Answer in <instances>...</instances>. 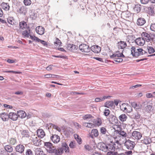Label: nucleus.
Masks as SVG:
<instances>
[{"label":"nucleus","mask_w":155,"mask_h":155,"mask_svg":"<svg viewBox=\"0 0 155 155\" xmlns=\"http://www.w3.org/2000/svg\"><path fill=\"white\" fill-rule=\"evenodd\" d=\"M5 149L6 151L8 152H11L13 150L12 147L10 145H6L5 147Z\"/></svg>","instance_id":"29"},{"label":"nucleus","mask_w":155,"mask_h":155,"mask_svg":"<svg viewBox=\"0 0 155 155\" xmlns=\"http://www.w3.org/2000/svg\"><path fill=\"white\" fill-rule=\"evenodd\" d=\"M15 94H16L17 95H22L23 94V92L22 91H18L16 92H15L14 93Z\"/></svg>","instance_id":"54"},{"label":"nucleus","mask_w":155,"mask_h":155,"mask_svg":"<svg viewBox=\"0 0 155 155\" xmlns=\"http://www.w3.org/2000/svg\"><path fill=\"white\" fill-rule=\"evenodd\" d=\"M14 114V113H10L8 116V117L10 118L12 120V118L13 117V115Z\"/></svg>","instance_id":"61"},{"label":"nucleus","mask_w":155,"mask_h":155,"mask_svg":"<svg viewBox=\"0 0 155 155\" xmlns=\"http://www.w3.org/2000/svg\"><path fill=\"white\" fill-rule=\"evenodd\" d=\"M27 8L25 6H22L17 10V12L20 14L25 15L27 12Z\"/></svg>","instance_id":"17"},{"label":"nucleus","mask_w":155,"mask_h":155,"mask_svg":"<svg viewBox=\"0 0 155 155\" xmlns=\"http://www.w3.org/2000/svg\"><path fill=\"white\" fill-rule=\"evenodd\" d=\"M56 41L54 42L55 45L56 46H60L62 43L58 38H56Z\"/></svg>","instance_id":"38"},{"label":"nucleus","mask_w":155,"mask_h":155,"mask_svg":"<svg viewBox=\"0 0 155 155\" xmlns=\"http://www.w3.org/2000/svg\"><path fill=\"white\" fill-rule=\"evenodd\" d=\"M21 134L23 137H29V132L27 130H24L21 132Z\"/></svg>","instance_id":"30"},{"label":"nucleus","mask_w":155,"mask_h":155,"mask_svg":"<svg viewBox=\"0 0 155 155\" xmlns=\"http://www.w3.org/2000/svg\"><path fill=\"white\" fill-rule=\"evenodd\" d=\"M19 25L20 29L23 30L25 29H27L28 30L29 29V27L27 26L26 22L24 21H22L20 22H19Z\"/></svg>","instance_id":"15"},{"label":"nucleus","mask_w":155,"mask_h":155,"mask_svg":"<svg viewBox=\"0 0 155 155\" xmlns=\"http://www.w3.org/2000/svg\"><path fill=\"white\" fill-rule=\"evenodd\" d=\"M147 48L148 50V53L150 54L153 53L154 52H155V50L152 47L148 46Z\"/></svg>","instance_id":"34"},{"label":"nucleus","mask_w":155,"mask_h":155,"mask_svg":"<svg viewBox=\"0 0 155 155\" xmlns=\"http://www.w3.org/2000/svg\"><path fill=\"white\" fill-rule=\"evenodd\" d=\"M150 33L149 34L146 32H143L141 34V36L143 38L145 41H146L147 42L150 41Z\"/></svg>","instance_id":"14"},{"label":"nucleus","mask_w":155,"mask_h":155,"mask_svg":"<svg viewBox=\"0 0 155 155\" xmlns=\"http://www.w3.org/2000/svg\"><path fill=\"white\" fill-rule=\"evenodd\" d=\"M110 111L107 108L105 109L104 112V114L105 116H108L110 114Z\"/></svg>","instance_id":"39"},{"label":"nucleus","mask_w":155,"mask_h":155,"mask_svg":"<svg viewBox=\"0 0 155 155\" xmlns=\"http://www.w3.org/2000/svg\"><path fill=\"white\" fill-rule=\"evenodd\" d=\"M115 151L111 150L110 151H108L107 153V155H114L117 153L116 152H114Z\"/></svg>","instance_id":"47"},{"label":"nucleus","mask_w":155,"mask_h":155,"mask_svg":"<svg viewBox=\"0 0 155 155\" xmlns=\"http://www.w3.org/2000/svg\"><path fill=\"white\" fill-rule=\"evenodd\" d=\"M127 118V116L124 114H121L119 117V119L122 122H124L126 121Z\"/></svg>","instance_id":"28"},{"label":"nucleus","mask_w":155,"mask_h":155,"mask_svg":"<svg viewBox=\"0 0 155 155\" xmlns=\"http://www.w3.org/2000/svg\"><path fill=\"white\" fill-rule=\"evenodd\" d=\"M137 50L138 51H136V52H135V54H134V57H137L143 54V50L142 49H137Z\"/></svg>","instance_id":"23"},{"label":"nucleus","mask_w":155,"mask_h":155,"mask_svg":"<svg viewBox=\"0 0 155 155\" xmlns=\"http://www.w3.org/2000/svg\"><path fill=\"white\" fill-rule=\"evenodd\" d=\"M140 1L141 4H146L148 2L149 0H140Z\"/></svg>","instance_id":"56"},{"label":"nucleus","mask_w":155,"mask_h":155,"mask_svg":"<svg viewBox=\"0 0 155 155\" xmlns=\"http://www.w3.org/2000/svg\"><path fill=\"white\" fill-rule=\"evenodd\" d=\"M104 101V98H102V97H97L95 99V101L96 102H100Z\"/></svg>","instance_id":"51"},{"label":"nucleus","mask_w":155,"mask_h":155,"mask_svg":"<svg viewBox=\"0 0 155 155\" xmlns=\"http://www.w3.org/2000/svg\"><path fill=\"white\" fill-rule=\"evenodd\" d=\"M17 114L18 117L23 118L26 116V114L25 112L23 110H19L17 112Z\"/></svg>","instance_id":"20"},{"label":"nucleus","mask_w":155,"mask_h":155,"mask_svg":"<svg viewBox=\"0 0 155 155\" xmlns=\"http://www.w3.org/2000/svg\"><path fill=\"white\" fill-rule=\"evenodd\" d=\"M69 146L71 148H74L75 147V145H74L73 142V141H71V142Z\"/></svg>","instance_id":"64"},{"label":"nucleus","mask_w":155,"mask_h":155,"mask_svg":"<svg viewBox=\"0 0 155 155\" xmlns=\"http://www.w3.org/2000/svg\"><path fill=\"white\" fill-rule=\"evenodd\" d=\"M141 86V85L140 84H137L135 85L131 86L130 87V89H134L135 88L138 87H140Z\"/></svg>","instance_id":"57"},{"label":"nucleus","mask_w":155,"mask_h":155,"mask_svg":"<svg viewBox=\"0 0 155 155\" xmlns=\"http://www.w3.org/2000/svg\"><path fill=\"white\" fill-rule=\"evenodd\" d=\"M61 147L64 150L66 153L69 152V147L65 142H64L62 143Z\"/></svg>","instance_id":"19"},{"label":"nucleus","mask_w":155,"mask_h":155,"mask_svg":"<svg viewBox=\"0 0 155 155\" xmlns=\"http://www.w3.org/2000/svg\"><path fill=\"white\" fill-rule=\"evenodd\" d=\"M26 154V155H33V153L30 149L28 150Z\"/></svg>","instance_id":"50"},{"label":"nucleus","mask_w":155,"mask_h":155,"mask_svg":"<svg viewBox=\"0 0 155 155\" xmlns=\"http://www.w3.org/2000/svg\"><path fill=\"white\" fill-rule=\"evenodd\" d=\"M92 134L94 135V137H97L98 135V132L96 129H93L91 132Z\"/></svg>","instance_id":"31"},{"label":"nucleus","mask_w":155,"mask_h":155,"mask_svg":"<svg viewBox=\"0 0 155 155\" xmlns=\"http://www.w3.org/2000/svg\"><path fill=\"white\" fill-rule=\"evenodd\" d=\"M117 44V46L119 49H123L127 46L126 42L122 41L118 42Z\"/></svg>","instance_id":"18"},{"label":"nucleus","mask_w":155,"mask_h":155,"mask_svg":"<svg viewBox=\"0 0 155 155\" xmlns=\"http://www.w3.org/2000/svg\"><path fill=\"white\" fill-rule=\"evenodd\" d=\"M83 125L86 127L91 128L92 127H93L94 124L91 123H83Z\"/></svg>","instance_id":"36"},{"label":"nucleus","mask_w":155,"mask_h":155,"mask_svg":"<svg viewBox=\"0 0 155 155\" xmlns=\"http://www.w3.org/2000/svg\"><path fill=\"white\" fill-rule=\"evenodd\" d=\"M45 28L44 27L41 26H38L35 28L36 32L39 35H43L45 32Z\"/></svg>","instance_id":"8"},{"label":"nucleus","mask_w":155,"mask_h":155,"mask_svg":"<svg viewBox=\"0 0 155 155\" xmlns=\"http://www.w3.org/2000/svg\"><path fill=\"white\" fill-rule=\"evenodd\" d=\"M18 115L17 114H16L15 113H14V114L13 115V117L12 118V120L15 121L18 118Z\"/></svg>","instance_id":"48"},{"label":"nucleus","mask_w":155,"mask_h":155,"mask_svg":"<svg viewBox=\"0 0 155 155\" xmlns=\"http://www.w3.org/2000/svg\"><path fill=\"white\" fill-rule=\"evenodd\" d=\"M54 153H55V155H61V153L58 150H56V149L54 150Z\"/></svg>","instance_id":"58"},{"label":"nucleus","mask_w":155,"mask_h":155,"mask_svg":"<svg viewBox=\"0 0 155 155\" xmlns=\"http://www.w3.org/2000/svg\"><path fill=\"white\" fill-rule=\"evenodd\" d=\"M15 149L17 152L22 153L24 151L25 147L22 145L19 144L16 147Z\"/></svg>","instance_id":"16"},{"label":"nucleus","mask_w":155,"mask_h":155,"mask_svg":"<svg viewBox=\"0 0 155 155\" xmlns=\"http://www.w3.org/2000/svg\"><path fill=\"white\" fill-rule=\"evenodd\" d=\"M40 42L44 46H47L48 45L47 43L44 40H41Z\"/></svg>","instance_id":"52"},{"label":"nucleus","mask_w":155,"mask_h":155,"mask_svg":"<svg viewBox=\"0 0 155 155\" xmlns=\"http://www.w3.org/2000/svg\"><path fill=\"white\" fill-rule=\"evenodd\" d=\"M53 128L57 130L59 132H60L61 131V128H60L59 127H58L56 125L54 124Z\"/></svg>","instance_id":"55"},{"label":"nucleus","mask_w":155,"mask_h":155,"mask_svg":"<svg viewBox=\"0 0 155 155\" xmlns=\"http://www.w3.org/2000/svg\"><path fill=\"white\" fill-rule=\"evenodd\" d=\"M150 41L155 42V34L150 33Z\"/></svg>","instance_id":"32"},{"label":"nucleus","mask_w":155,"mask_h":155,"mask_svg":"<svg viewBox=\"0 0 155 155\" xmlns=\"http://www.w3.org/2000/svg\"><path fill=\"white\" fill-rule=\"evenodd\" d=\"M126 103L123 104L122 106L120 107L121 109L125 112H131V111L132 110V108H131V111L129 110L128 111L126 106Z\"/></svg>","instance_id":"27"},{"label":"nucleus","mask_w":155,"mask_h":155,"mask_svg":"<svg viewBox=\"0 0 155 155\" xmlns=\"http://www.w3.org/2000/svg\"><path fill=\"white\" fill-rule=\"evenodd\" d=\"M38 134L39 135V136H40L41 138H43L45 135V133L44 130L42 129H40L37 130Z\"/></svg>","instance_id":"26"},{"label":"nucleus","mask_w":155,"mask_h":155,"mask_svg":"<svg viewBox=\"0 0 155 155\" xmlns=\"http://www.w3.org/2000/svg\"><path fill=\"white\" fill-rule=\"evenodd\" d=\"M90 48L92 51L95 53H98L101 51V48L98 45H93Z\"/></svg>","instance_id":"13"},{"label":"nucleus","mask_w":155,"mask_h":155,"mask_svg":"<svg viewBox=\"0 0 155 155\" xmlns=\"http://www.w3.org/2000/svg\"><path fill=\"white\" fill-rule=\"evenodd\" d=\"M117 130H115L116 133L118 134L119 135H121L124 137H126L127 136V133L125 131L123 130L121 127L120 125H118L116 126Z\"/></svg>","instance_id":"2"},{"label":"nucleus","mask_w":155,"mask_h":155,"mask_svg":"<svg viewBox=\"0 0 155 155\" xmlns=\"http://www.w3.org/2000/svg\"><path fill=\"white\" fill-rule=\"evenodd\" d=\"M146 22L145 19L143 18H139L137 20V24L138 25L141 26L143 25Z\"/></svg>","instance_id":"10"},{"label":"nucleus","mask_w":155,"mask_h":155,"mask_svg":"<svg viewBox=\"0 0 155 155\" xmlns=\"http://www.w3.org/2000/svg\"><path fill=\"white\" fill-rule=\"evenodd\" d=\"M126 13H127V12H126ZM123 15L125 18H129L130 14L129 13L127 14L126 13L124 12L123 13Z\"/></svg>","instance_id":"60"},{"label":"nucleus","mask_w":155,"mask_h":155,"mask_svg":"<svg viewBox=\"0 0 155 155\" xmlns=\"http://www.w3.org/2000/svg\"><path fill=\"white\" fill-rule=\"evenodd\" d=\"M151 142V139L150 138L145 139L143 140H142V142L146 144H149Z\"/></svg>","instance_id":"35"},{"label":"nucleus","mask_w":155,"mask_h":155,"mask_svg":"<svg viewBox=\"0 0 155 155\" xmlns=\"http://www.w3.org/2000/svg\"><path fill=\"white\" fill-rule=\"evenodd\" d=\"M80 50L83 52L88 53L90 51V48L88 45L84 44L80 45L79 47Z\"/></svg>","instance_id":"4"},{"label":"nucleus","mask_w":155,"mask_h":155,"mask_svg":"<svg viewBox=\"0 0 155 155\" xmlns=\"http://www.w3.org/2000/svg\"><path fill=\"white\" fill-rule=\"evenodd\" d=\"M98 148L104 152H107L106 144L102 142L99 143L98 146Z\"/></svg>","instance_id":"12"},{"label":"nucleus","mask_w":155,"mask_h":155,"mask_svg":"<svg viewBox=\"0 0 155 155\" xmlns=\"http://www.w3.org/2000/svg\"><path fill=\"white\" fill-rule=\"evenodd\" d=\"M114 105V102L113 101H108L104 104V106L107 108L112 107Z\"/></svg>","instance_id":"25"},{"label":"nucleus","mask_w":155,"mask_h":155,"mask_svg":"<svg viewBox=\"0 0 155 155\" xmlns=\"http://www.w3.org/2000/svg\"><path fill=\"white\" fill-rule=\"evenodd\" d=\"M145 110L148 112L151 111L152 110V106L151 105H147L145 107Z\"/></svg>","instance_id":"33"},{"label":"nucleus","mask_w":155,"mask_h":155,"mask_svg":"<svg viewBox=\"0 0 155 155\" xmlns=\"http://www.w3.org/2000/svg\"><path fill=\"white\" fill-rule=\"evenodd\" d=\"M71 47V51L72 52H74L78 48L77 46L73 44H72Z\"/></svg>","instance_id":"42"},{"label":"nucleus","mask_w":155,"mask_h":155,"mask_svg":"<svg viewBox=\"0 0 155 155\" xmlns=\"http://www.w3.org/2000/svg\"><path fill=\"white\" fill-rule=\"evenodd\" d=\"M1 5L2 8L5 11H8L9 10L10 6L8 3L3 2L1 4Z\"/></svg>","instance_id":"22"},{"label":"nucleus","mask_w":155,"mask_h":155,"mask_svg":"<svg viewBox=\"0 0 155 155\" xmlns=\"http://www.w3.org/2000/svg\"><path fill=\"white\" fill-rule=\"evenodd\" d=\"M23 2L25 5H29L31 3V0H24Z\"/></svg>","instance_id":"41"},{"label":"nucleus","mask_w":155,"mask_h":155,"mask_svg":"<svg viewBox=\"0 0 155 155\" xmlns=\"http://www.w3.org/2000/svg\"><path fill=\"white\" fill-rule=\"evenodd\" d=\"M143 38H139L135 40V42L138 45L143 46L145 43V41Z\"/></svg>","instance_id":"9"},{"label":"nucleus","mask_w":155,"mask_h":155,"mask_svg":"<svg viewBox=\"0 0 155 155\" xmlns=\"http://www.w3.org/2000/svg\"><path fill=\"white\" fill-rule=\"evenodd\" d=\"M71 45L72 44H68L67 46V49L71 51Z\"/></svg>","instance_id":"63"},{"label":"nucleus","mask_w":155,"mask_h":155,"mask_svg":"<svg viewBox=\"0 0 155 155\" xmlns=\"http://www.w3.org/2000/svg\"><path fill=\"white\" fill-rule=\"evenodd\" d=\"M100 131L103 134H105L106 133L107 130L104 127H102L100 129Z\"/></svg>","instance_id":"44"},{"label":"nucleus","mask_w":155,"mask_h":155,"mask_svg":"<svg viewBox=\"0 0 155 155\" xmlns=\"http://www.w3.org/2000/svg\"><path fill=\"white\" fill-rule=\"evenodd\" d=\"M110 123L112 124H114L118 123V120L116 117L113 115L110 114L107 118Z\"/></svg>","instance_id":"6"},{"label":"nucleus","mask_w":155,"mask_h":155,"mask_svg":"<svg viewBox=\"0 0 155 155\" xmlns=\"http://www.w3.org/2000/svg\"><path fill=\"white\" fill-rule=\"evenodd\" d=\"M131 54L132 55L133 57H134V54H135V52H136L137 51H136V48L134 47H132L131 48Z\"/></svg>","instance_id":"45"},{"label":"nucleus","mask_w":155,"mask_h":155,"mask_svg":"<svg viewBox=\"0 0 155 155\" xmlns=\"http://www.w3.org/2000/svg\"><path fill=\"white\" fill-rule=\"evenodd\" d=\"M141 5L139 4H136L135 5L134 7V11L137 13L140 12L141 9Z\"/></svg>","instance_id":"21"},{"label":"nucleus","mask_w":155,"mask_h":155,"mask_svg":"<svg viewBox=\"0 0 155 155\" xmlns=\"http://www.w3.org/2000/svg\"><path fill=\"white\" fill-rule=\"evenodd\" d=\"M150 30L154 31H155V23H152L150 26Z\"/></svg>","instance_id":"43"},{"label":"nucleus","mask_w":155,"mask_h":155,"mask_svg":"<svg viewBox=\"0 0 155 155\" xmlns=\"http://www.w3.org/2000/svg\"><path fill=\"white\" fill-rule=\"evenodd\" d=\"M23 35L25 37L28 38L29 36V34L28 32V31L27 30H25L23 31Z\"/></svg>","instance_id":"49"},{"label":"nucleus","mask_w":155,"mask_h":155,"mask_svg":"<svg viewBox=\"0 0 155 155\" xmlns=\"http://www.w3.org/2000/svg\"><path fill=\"white\" fill-rule=\"evenodd\" d=\"M116 60H114V61L119 63L122 62L123 61V59L120 58H115Z\"/></svg>","instance_id":"53"},{"label":"nucleus","mask_w":155,"mask_h":155,"mask_svg":"<svg viewBox=\"0 0 155 155\" xmlns=\"http://www.w3.org/2000/svg\"><path fill=\"white\" fill-rule=\"evenodd\" d=\"M135 145L134 142L129 140H126L124 143V146L128 150H133L134 148Z\"/></svg>","instance_id":"3"},{"label":"nucleus","mask_w":155,"mask_h":155,"mask_svg":"<svg viewBox=\"0 0 155 155\" xmlns=\"http://www.w3.org/2000/svg\"><path fill=\"white\" fill-rule=\"evenodd\" d=\"M93 117L91 114H86L83 117V119L84 120H86Z\"/></svg>","instance_id":"40"},{"label":"nucleus","mask_w":155,"mask_h":155,"mask_svg":"<svg viewBox=\"0 0 155 155\" xmlns=\"http://www.w3.org/2000/svg\"><path fill=\"white\" fill-rule=\"evenodd\" d=\"M140 115L138 113H136L135 114L134 118V119H138L140 118Z\"/></svg>","instance_id":"59"},{"label":"nucleus","mask_w":155,"mask_h":155,"mask_svg":"<svg viewBox=\"0 0 155 155\" xmlns=\"http://www.w3.org/2000/svg\"><path fill=\"white\" fill-rule=\"evenodd\" d=\"M146 96L147 98H150L152 97L153 96L151 93H148L146 94Z\"/></svg>","instance_id":"62"},{"label":"nucleus","mask_w":155,"mask_h":155,"mask_svg":"<svg viewBox=\"0 0 155 155\" xmlns=\"http://www.w3.org/2000/svg\"><path fill=\"white\" fill-rule=\"evenodd\" d=\"M51 140L54 143H57L59 142L60 138L59 136L56 134L52 135L51 137Z\"/></svg>","instance_id":"11"},{"label":"nucleus","mask_w":155,"mask_h":155,"mask_svg":"<svg viewBox=\"0 0 155 155\" xmlns=\"http://www.w3.org/2000/svg\"><path fill=\"white\" fill-rule=\"evenodd\" d=\"M123 50L122 51L121 53H119L118 54H117V57L118 58H120V57H123V58H125V56L123 54Z\"/></svg>","instance_id":"46"},{"label":"nucleus","mask_w":155,"mask_h":155,"mask_svg":"<svg viewBox=\"0 0 155 155\" xmlns=\"http://www.w3.org/2000/svg\"><path fill=\"white\" fill-rule=\"evenodd\" d=\"M0 117L4 121H6L8 120V115L6 113H1L0 114Z\"/></svg>","instance_id":"24"},{"label":"nucleus","mask_w":155,"mask_h":155,"mask_svg":"<svg viewBox=\"0 0 155 155\" xmlns=\"http://www.w3.org/2000/svg\"><path fill=\"white\" fill-rule=\"evenodd\" d=\"M44 146L48 152L50 153H54L55 148L52 145L51 143L50 142H45Z\"/></svg>","instance_id":"1"},{"label":"nucleus","mask_w":155,"mask_h":155,"mask_svg":"<svg viewBox=\"0 0 155 155\" xmlns=\"http://www.w3.org/2000/svg\"><path fill=\"white\" fill-rule=\"evenodd\" d=\"M4 73H12L14 74H19L21 73V72L19 71H3Z\"/></svg>","instance_id":"37"},{"label":"nucleus","mask_w":155,"mask_h":155,"mask_svg":"<svg viewBox=\"0 0 155 155\" xmlns=\"http://www.w3.org/2000/svg\"><path fill=\"white\" fill-rule=\"evenodd\" d=\"M106 145L107 146V152L111 150L115 151V146L116 144L114 142H113L112 141L110 143H106Z\"/></svg>","instance_id":"5"},{"label":"nucleus","mask_w":155,"mask_h":155,"mask_svg":"<svg viewBox=\"0 0 155 155\" xmlns=\"http://www.w3.org/2000/svg\"><path fill=\"white\" fill-rule=\"evenodd\" d=\"M132 135L133 138L137 140L140 139L142 136L141 133L136 131H134L132 132Z\"/></svg>","instance_id":"7"}]
</instances>
